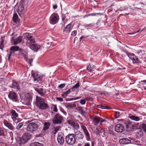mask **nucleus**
I'll use <instances>...</instances> for the list:
<instances>
[{
    "label": "nucleus",
    "instance_id": "obj_1",
    "mask_svg": "<svg viewBox=\"0 0 146 146\" xmlns=\"http://www.w3.org/2000/svg\"><path fill=\"white\" fill-rule=\"evenodd\" d=\"M35 104L39 108L41 109L45 110L48 108V105L45 102V100L38 96L36 97Z\"/></svg>",
    "mask_w": 146,
    "mask_h": 146
},
{
    "label": "nucleus",
    "instance_id": "obj_2",
    "mask_svg": "<svg viewBox=\"0 0 146 146\" xmlns=\"http://www.w3.org/2000/svg\"><path fill=\"white\" fill-rule=\"evenodd\" d=\"M31 137V135L30 134L25 133H24L21 138L17 140V146H21V145L25 144Z\"/></svg>",
    "mask_w": 146,
    "mask_h": 146
},
{
    "label": "nucleus",
    "instance_id": "obj_3",
    "mask_svg": "<svg viewBox=\"0 0 146 146\" xmlns=\"http://www.w3.org/2000/svg\"><path fill=\"white\" fill-rule=\"evenodd\" d=\"M38 126L36 124L34 123H31L29 124L26 129L29 132L34 133H36L38 131Z\"/></svg>",
    "mask_w": 146,
    "mask_h": 146
},
{
    "label": "nucleus",
    "instance_id": "obj_4",
    "mask_svg": "<svg viewBox=\"0 0 146 146\" xmlns=\"http://www.w3.org/2000/svg\"><path fill=\"white\" fill-rule=\"evenodd\" d=\"M66 143L70 145H73L76 142V139L74 134H70L66 137Z\"/></svg>",
    "mask_w": 146,
    "mask_h": 146
},
{
    "label": "nucleus",
    "instance_id": "obj_5",
    "mask_svg": "<svg viewBox=\"0 0 146 146\" xmlns=\"http://www.w3.org/2000/svg\"><path fill=\"white\" fill-rule=\"evenodd\" d=\"M35 40H32L31 42L29 43H26L27 46H29V48L32 50L37 52V51L42 47L36 44H35Z\"/></svg>",
    "mask_w": 146,
    "mask_h": 146
},
{
    "label": "nucleus",
    "instance_id": "obj_6",
    "mask_svg": "<svg viewBox=\"0 0 146 146\" xmlns=\"http://www.w3.org/2000/svg\"><path fill=\"white\" fill-rule=\"evenodd\" d=\"M91 118L92 119V122L95 125H98L100 122V123H102L106 121L105 119H103L101 117L96 116H93L91 117Z\"/></svg>",
    "mask_w": 146,
    "mask_h": 146
},
{
    "label": "nucleus",
    "instance_id": "obj_7",
    "mask_svg": "<svg viewBox=\"0 0 146 146\" xmlns=\"http://www.w3.org/2000/svg\"><path fill=\"white\" fill-rule=\"evenodd\" d=\"M59 19L58 15L56 13H53L50 17V22L51 24H54L58 21Z\"/></svg>",
    "mask_w": 146,
    "mask_h": 146
},
{
    "label": "nucleus",
    "instance_id": "obj_8",
    "mask_svg": "<svg viewBox=\"0 0 146 146\" xmlns=\"http://www.w3.org/2000/svg\"><path fill=\"white\" fill-rule=\"evenodd\" d=\"M63 118L60 114H56L54 116L52 120L53 123L54 124H60L62 121Z\"/></svg>",
    "mask_w": 146,
    "mask_h": 146
},
{
    "label": "nucleus",
    "instance_id": "obj_9",
    "mask_svg": "<svg viewBox=\"0 0 146 146\" xmlns=\"http://www.w3.org/2000/svg\"><path fill=\"white\" fill-rule=\"evenodd\" d=\"M128 57L131 60L133 63H139L140 61L138 58L133 53L128 54L126 52H124Z\"/></svg>",
    "mask_w": 146,
    "mask_h": 146
},
{
    "label": "nucleus",
    "instance_id": "obj_10",
    "mask_svg": "<svg viewBox=\"0 0 146 146\" xmlns=\"http://www.w3.org/2000/svg\"><path fill=\"white\" fill-rule=\"evenodd\" d=\"M81 127L85 135L86 140L88 141L90 140V135L86 127L83 125H81Z\"/></svg>",
    "mask_w": 146,
    "mask_h": 146
},
{
    "label": "nucleus",
    "instance_id": "obj_11",
    "mask_svg": "<svg viewBox=\"0 0 146 146\" xmlns=\"http://www.w3.org/2000/svg\"><path fill=\"white\" fill-rule=\"evenodd\" d=\"M33 77L34 80L36 83L38 82L39 81L41 80L44 76H41L40 74H38L37 73L35 72L32 75Z\"/></svg>",
    "mask_w": 146,
    "mask_h": 146
},
{
    "label": "nucleus",
    "instance_id": "obj_12",
    "mask_svg": "<svg viewBox=\"0 0 146 146\" xmlns=\"http://www.w3.org/2000/svg\"><path fill=\"white\" fill-rule=\"evenodd\" d=\"M8 97L13 101L16 102L18 101V97L15 92H10L8 95Z\"/></svg>",
    "mask_w": 146,
    "mask_h": 146
},
{
    "label": "nucleus",
    "instance_id": "obj_13",
    "mask_svg": "<svg viewBox=\"0 0 146 146\" xmlns=\"http://www.w3.org/2000/svg\"><path fill=\"white\" fill-rule=\"evenodd\" d=\"M63 134L62 133H59L58 135L57 140L58 143L60 145H63L64 142V139L63 137Z\"/></svg>",
    "mask_w": 146,
    "mask_h": 146
},
{
    "label": "nucleus",
    "instance_id": "obj_14",
    "mask_svg": "<svg viewBox=\"0 0 146 146\" xmlns=\"http://www.w3.org/2000/svg\"><path fill=\"white\" fill-rule=\"evenodd\" d=\"M24 36L25 38H26L27 40V41L26 43H29L31 42L32 40H35L33 38L32 35L31 34L28 33H25L24 34Z\"/></svg>",
    "mask_w": 146,
    "mask_h": 146
},
{
    "label": "nucleus",
    "instance_id": "obj_15",
    "mask_svg": "<svg viewBox=\"0 0 146 146\" xmlns=\"http://www.w3.org/2000/svg\"><path fill=\"white\" fill-rule=\"evenodd\" d=\"M3 123L9 129L13 131L14 130V127L11 123L9 122L7 120L4 119L3 120Z\"/></svg>",
    "mask_w": 146,
    "mask_h": 146
},
{
    "label": "nucleus",
    "instance_id": "obj_16",
    "mask_svg": "<svg viewBox=\"0 0 146 146\" xmlns=\"http://www.w3.org/2000/svg\"><path fill=\"white\" fill-rule=\"evenodd\" d=\"M115 129L116 131L121 132L124 130L123 126L121 124H118L115 127Z\"/></svg>",
    "mask_w": 146,
    "mask_h": 146
},
{
    "label": "nucleus",
    "instance_id": "obj_17",
    "mask_svg": "<svg viewBox=\"0 0 146 146\" xmlns=\"http://www.w3.org/2000/svg\"><path fill=\"white\" fill-rule=\"evenodd\" d=\"M68 124L72 126L74 129L78 130L79 128V124L77 123H75L72 120H68L67 121Z\"/></svg>",
    "mask_w": 146,
    "mask_h": 146
},
{
    "label": "nucleus",
    "instance_id": "obj_18",
    "mask_svg": "<svg viewBox=\"0 0 146 146\" xmlns=\"http://www.w3.org/2000/svg\"><path fill=\"white\" fill-rule=\"evenodd\" d=\"M11 114V118L13 121H14L17 119L18 115L16 112L14 110H11L10 111Z\"/></svg>",
    "mask_w": 146,
    "mask_h": 146
},
{
    "label": "nucleus",
    "instance_id": "obj_19",
    "mask_svg": "<svg viewBox=\"0 0 146 146\" xmlns=\"http://www.w3.org/2000/svg\"><path fill=\"white\" fill-rule=\"evenodd\" d=\"M19 50V47L18 46H13L11 47L10 50V54L8 56V58H10V57L12 53H13L15 51H18Z\"/></svg>",
    "mask_w": 146,
    "mask_h": 146
},
{
    "label": "nucleus",
    "instance_id": "obj_20",
    "mask_svg": "<svg viewBox=\"0 0 146 146\" xmlns=\"http://www.w3.org/2000/svg\"><path fill=\"white\" fill-rule=\"evenodd\" d=\"M71 27V25L70 24H68L64 30V32L67 33H69L70 31Z\"/></svg>",
    "mask_w": 146,
    "mask_h": 146
},
{
    "label": "nucleus",
    "instance_id": "obj_21",
    "mask_svg": "<svg viewBox=\"0 0 146 146\" xmlns=\"http://www.w3.org/2000/svg\"><path fill=\"white\" fill-rule=\"evenodd\" d=\"M12 87L14 88L19 90L20 89L19 83L15 81L13 82L12 84Z\"/></svg>",
    "mask_w": 146,
    "mask_h": 146
},
{
    "label": "nucleus",
    "instance_id": "obj_22",
    "mask_svg": "<svg viewBox=\"0 0 146 146\" xmlns=\"http://www.w3.org/2000/svg\"><path fill=\"white\" fill-rule=\"evenodd\" d=\"M35 90L36 91L38 94H39L41 96H43L45 95V93L44 92L43 89L42 88L38 89L36 88Z\"/></svg>",
    "mask_w": 146,
    "mask_h": 146
},
{
    "label": "nucleus",
    "instance_id": "obj_23",
    "mask_svg": "<svg viewBox=\"0 0 146 146\" xmlns=\"http://www.w3.org/2000/svg\"><path fill=\"white\" fill-rule=\"evenodd\" d=\"M13 20L14 23H17L19 21L18 17L16 13H15L13 15Z\"/></svg>",
    "mask_w": 146,
    "mask_h": 146
},
{
    "label": "nucleus",
    "instance_id": "obj_24",
    "mask_svg": "<svg viewBox=\"0 0 146 146\" xmlns=\"http://www.w3.org/2000/svg\"><path fill=\"white\" fill-rule=\"evenodd\" d=\"M129 141V140L127 138H123L120 139L119 142L122 144H127Z\"/></svg>",
    "mask_w": 146,
    "mask_h": 146
},
{
    "label": "nucleus",
    "instance_id": "obj_25",
    "mask_svg": "<svg viewBox=\"0 0 146 146\" xmlns=\"http://www.w3.org/2000/svg\"><path fill=\"white\" fill-rule=\"evenodd\" d=\"M60 130L61 127L60 126L55 127L52 129V133L54 134H55L57 132Z\"/></svg>",
    "mask_w": 146,
    "mask_h": 146
},
{
    "label": "nucleus",
    "instance_id": "obj_26",
    "mask_svg": "<svg viewBox=\"0 0 146 146\" xmlns=\"http://www.w3.org/2000/svg\"><path fill=\"white\" fill-rule=\"evenodd\" d=\"M65 106L67 108L70 109L75 107L76 106V105L74 104H72L68 103L66 104L65 105Z\"/></svg>",
    "mask_w": 146,
    "mask_h": 146
},
{
    "label": "nucleus",
    "instance_id": "obj_27",
    "mask_svg": "<svg viewBox=\"0 0 146 146\" xmlns=\"http://www.w3.org/2000/svg\"><path fill=\"white\" fill-rule=\"evenodd\" d=\"M129 118L131 119L136 121H138L140 120V119L139 117L134 115L130 116Z\"/></svg>",
    "mask_w": 146,
    "mask_h": 146
},
{
    "label": "nucleus",
    "instance_id": "obj_28",
    "mask_svg": "<svg viewBox=\"0 0 146 146\" xmlns=\"http://www.w3.org/2000/svg\"><path fill=\"white\" fill-rule=\"evenodd\" d=\"M50 126L49 123L48 122H45L44 124V127L43 128L44 131L48 129Z\"/></svg>",
    "mask_w": 146,
    "mask_h": 146
},
{
    "label": "nucleus",
    "instance_id": "obj_29",
    "mask_svg": "<svg viewBox=\"0 0 146 146\" xmlns=\"http://www.w3.org/2000/svg\"><path fill=\"white\" fill-rule=\"evenodd\" d=\"M75 137L78 140H80L83 139L84 137V135L83 133L81 132L79 134H78V135H76Z\"/></svg>",
    "mask_w": 146,
    "mask_h": 146
},
{
    "label": "nucleus",
    "instance_id": "obj_30",
    "mask_svg": "<svg viewBox=\"0 0 146 146\" xmlns=\"http://www.w3.org/2000/svg\"><path fill=\"white\" fill-rule=\"evenodd\" d=\"M22 40V37L21 36H19L16 39L14 42L15 44H17L21 42Z\"/></svg>",
    "mask_w": 146,
    "mask_h": 146
},
{
    "label": "nucleus",
    "instance_id": "obj_31",
    "mask_svg": "<svg viewBox=\"0 0 146 146\" xmlns=\"http://www.w3.org/2000/svg\"><path fill=\"white\" fill-rule=\"evenodd\" d=\"M21 56L24 57V58L27 61V52H25L24 50H22L21 51Z\"/></svg>",
    "mask_w": 146,
    "mask_h": 146
},
{
    "label": "nucleus",
    "instance_id": "obj_32",
    "mask_svg": "<svg viewBox=\"0 0 146 146\" xmlns=\"http://www.w3.org/2000/svg\"><path fill=\"white\" fill-rule=\"evenodd\" d=\"M30 146H43L42 143L38 142H35L30 144Z\"/></svg>",
    "mask_w": 146,
    "mask_h": 146
},
{
    "label": "nucleus",
    "instance_id": "obj_33",
    "mask_svg": "<svg viewBox=\"0 0 146 146\" xmlns=\"http://www.w3.org/2000/svg\"><path fill=\"white\" fill-rule=\"evenodd\" d=\"M17 125L16 127V129L18 130L20 129L23 126V123L22 122L19 123L18 121L16 123Z\"/></svg>",
    "mask_w": 146,
    "mask_h": 146
},
{
    "label": "nucleus",
    "instance_id": "obj_34",
    "mask_svg": "<svg viewBox=\"0 0 146 146\" xmlns=\"http://www.w3.org/2000/svg\"><path fill=\"white\" fill-rule=\"evenodd\" d=\"M95 67V66L93 64H90L87 67V68L88 70L91 71Z\"/></svg>",
    "mask_w": 146,
    "mask_h": 146
},
{
    "label": "nucleus",
    "instance_id": "obj_35",
    "mask_svg": "<svg viewBox=\"0 0 146 146\" xmlns=\"http://www.w3.org/2000/svg\"><path fill=\"white\" fill-rule=\"evenodd\" d=\"M4 40L2 38L1 39L0 44V48L2 50L4 47Z\"/></svg>",
    "mask_w": 146,
    "mask_h": 146
},
{
    "label": "nucleus",
    "instance_id": "obj_36",
    "mask_svg": "<svg viewBox=\"0 0 146 146\" xmlns=\"http://www.w3.org/2000/svg\"><path fill=\"white\" fill-rule=\"evenodd\" d=\"M17 12L20 16H22L24 14V12L22 10H17Z\"/></svg>",
    "mask_w": 146,
    "mask_h": 146
},
{
    "label": "nucleus",
    "instance_id": "obj_37",
    "mask_svg": "<svg viewBox=\"0 0 146 146\" xmlns=\"http://www.w3.org/2000/svg\"><path fill=\"white\" fill-rule=\"evenodd\" d=\"M26 96L28 98L29 102H30L32 100V96L29 93H27Z\"/></svg>",
    "mask_w": 146,
    "mask_h": 146
},
{
    "label": "nucleus",
    "instance_id": "obj_38",
    "mask_svg": "<svg viewBox=\"0 0 146 146\" xmlns=\"http://www.w3.org/2000/svg\"><path fill=\"white\" fill-rule=\"evenodd\" d=\"M52 107L53 110L54 111L57 112L58 111L57 108V106L56 105H52Z\"/></svg>",
    "mask_w": 146,
    "mask_h": 146
},
{
    "label": "nucleus",
    "instance_id": "obj_39",
    "mask_svg": "<svg viewBox=\"0 0 146 146\" xmlns=\"http://www.w3.org/2000/svg\"><path fill=\"white\" fill-rule=\"evenodd\" d=\"M141 127L143 130L146 133V125L145 124H143L141 125Z\"/></svg>",
    "mask_w": 146,
    "mask_h": 146
},
{
    "label": "nucleus",
    "instance_id": "obj_40",
    "mask_svg": "<svg viewBox=\"0 0 146 146\" xmlns=\"http://www.w3.org/2000/svg\"><path fill=\"white\" fill-rule=\"evenodd\" d=\"M97 107L98 108H100L102 109H107V107L106 106H103L101 105H97Z\"/></svg>",
    "mask_w": 146,
    "mask_h": 146
},
{
    "label": "nucleus",
    "instance_id": "obj_41",
    "mask_svg": "<svg viewBox=\"0 0 146 146\" xmlns=\"http://www.w3.org/2000/svg\"><path fill=\"white\" fill-rule=\"evenodd\" d=\"M94 15H96V14H95V13H91V14H89L88 15H84L83 16V18H85L86 17H88V16H94Z\"/></svg>",
    "mask_w": 146,
    "mask_h": 146
},
{
    "label": "nucleus",
    "instance_id": "obj_42",
    "mask_svg": "<svg viewBox=\"0 0 146 146\" xmlns=\"http://www.w3.org/2000/svg\"><path fill=\"white\" fill-rule=\"evenodd\" d=\"M71 92V89H69L66 91L64 92V94L66 96H67Z\"/></svg>",
    "mask_w": 146,
    "mask_h": 146
},
{
    "label": "nucleus",
    "instance_id": "obj_43",
    "mask_svg": "<svg viewBox=\"0 0 146 146\" xmlns=\"http://www.w3.org/2000/svg\"><path fill=\"white\" fill-rule=\"evenodd\" d=\"M81 132L80 131H75L74 132V137L76 136V135H78V134H79L80 133H81Z\"/></svg>",
    "mask_w": 146,
    "mask_h": 146
},
{
    "label": "nucleus",
    "instance_id": "obj_44",
    "mask_svg": "<svg viewBox=\"0 0 146 146\" xmlns=\"http://www.w3.org/2000/svg\"><path fill=\"white\" fill-rule=\"evenodd\" d=\"M4 134V130L2 128H0V135H3Z\"/></svg>",
    "mask_w": 146,
    "mask_h": 146
},
{
    "label": "nucleus",
    "instance_id": "obj_45",
    "mask_svg": "<svg viewBox=\"0 0 146 146\" xmlns=\"http://www.w3.org/2000/svg\"><path fill=\"white\" fill-rule=\"evenodd\" d=\"M65 86V84H61L58 86V88H63Z\"/></svg>",
    "mask_w": 146,
    "mask_h": 146
},
{
    "label": "nucleus",
    "instance_id": "obj_46",
    "mask_svg": "<svg viewBox=\"0 0 146 146\" xmlns=\"http://www.w3.org/2000/svg\"><path fill=\"white\" fill-rule=\"evenodd\" d=\"M77 34V32L76 31H74L72 32L71 35L73 36H75Z\"/></svg>",
    "mask_w": 146,
    "mask_h": 146
},
{
    "label": "nucleus",
    "instance_id": "obj_47",
    "mask_svg": "<svg viewBox=\"0 0 146 146\" xmlns=\"http://www.w3.org/2000/svg\"><path fill=\"white\" fill-rule=\"evenodd\" d=\"M80 86V84L79 83H77L76 84L74 87L76 88V89H77Z\"/></svg>",
    "mask_w": 146,
    "mask_h": 146
},
{
    "label": "nucleus",
    "instance_id": "obj_48",
    "mask_svg": "<svg viewBox=\"0 0 146 146\" xmlns=\"http://www.w3.org/2000/svg\"><path fill=\"white\" fill-rule=\"evenodd\" d=\"M0 146H6V144L4 143H3L1 139H0Z\"/></svg>",
    "mask_w": 146,
    "mask_h": 146
},
{
    "label": "nucleus",
    "instance_id": "obj_49",
    "mask_svg": "<svg viewBox=\"0 0 146 146\" xmlns=\"http://www.w3.org/2000/svg\"><path fill=\"white\" fill-rule=\"evenodd\" d=\"M119 113L116 112L114 115L115 118H117L119 116Z\"/></svg>",
    "mask_w": 146,
    "mask_h": 146
},
{
    "label": "nucleus",
    "instance_id": "obj_50",
    "mask_svg": "<svg viewBox=\"0 0 146 146\" xmlns=\"http://www.w3.org/2000/svg\"><path fill=\"white\" fill-rule=\"evenodd\" d=\"M80 98V97H76V98H71L69 99V100L70 101H72V100H76L79 99V98Z\"/></svg>",
    "mask_w": 146,
    "mask_h": 146
},
{
    "label": "nucleus",
    "instance_id": "obj_51",
    "mask_svg": "<svg viewBox=\"0 0 146 146\" xmlns=\"http://www.w3.org/2000/svg\"><path fill=\"white\" fill-rule=\"evenodd\" d=\"M60 110L65 115H66V113L64 111V109L62 108V107L60 108Z\"/></svg>",
    "mask_w": 146,
    "mask_h": 146
},
{
    "label": "nucleus",
    "instance_id": "obj_52",
    "mask_svg": "<svg viewBox=\"0 0 146 146\" xmlns=\"http://www.w3.org/2000/svg\"><path fill=\"white\" fill-rule=\"evenodd\" d=\"M80 103L84 105L86 103V101L84 100H81L80 101Z\"/></svg>",
    "mask_w": 146,
    "mask_h": 146
},
{
    "label": "nucleus",
    "instance_id": "obj_53",
    "mask_svg": "<svg viewBox=\"0 0 146 146\" xmlns=\"http://www.w3.org/2000/svg\"><path fill=\"white\" fill-rule=\"evenodd\" d=\"M24 9V7L21 4L19 5L18 9Z\"/></svg>",
    "mask_w": 146,
    "mask_h": 146
},
{
    "label": "nucleus",
    "instance_id": "obj_54",
    "mask_svg": "<svg viewBox=\"0 0 146 146\" xmlns=\"http://www.w3.org/2000/svg\"><path fill=\"white\" fill-rule=\"evenodd\" d=\"M56 99L57 101H59L60 102H62L63 100V99L60 98H57Z\"/></svg>",
    "mask_w": 146,
    "mask_h": 146
},
{
    "label": "nucleus",
    "instance_id": "obj_55",
    "mask_svg": "<svg viewBox=\"0 0 146 146\" xmlns=\"http://www.w3.org/2000/svg\"><path fill=\"white\" fill-rule=\"evenodd\" d=\"M139 31H140V30H139L138 31H137L136 32H132L131 33H127V34H128L129 35L134 34L136 33H138V32H139Z\"/></svg>",
    "mask_w": 146,
    "mask_h": 146
},
{
    "label": "nucleus",
    "instance_id": "obj_56",
    "mask_svg": "<svg viewBox=\"0 0 146 146\" xmlns=\"http://www.w3.org/2000/svg\"><path fill=\"white\" fill-rule=\"evenodd\" d=\"M57 7V5L56 4H55L53 5V8L54 9H56Z\"/></svg>",
    "mask_w": 146,
    "mask_h": 146
},
{
    "label": "nucleus",
    "instance_id": "obj_57",
    "mask_svg": "<svg viewBox=\"0 0 146 146\" xmlns=\"http://www.w3.org/2000/svg\"><path fill=\"white\" fill-rule=\"evenodd\" d=\"M83 146H90V145L89 143H86Z\"/></svg>",
    "mask_w": 146,
    "mask_h": 146
},
{
    "label": "nucleus",
    "instance_id": "obj_58",
    "mask_svg": "<svg viewBox=\"0 0 146 146\" xmlns=\"http://www.w3.org/2000/svg\"><path fill=\"white\" fill-rule=\"evenodd\" d=\"M72 91H74L76 89V88H75L74 86L72 88Z\"/></svg>",
    "mask_w": 146,
    "mask_h": 146
},
{
    "label": "nucleus",
    "instance_id": "obj_59",
    "mask_svg": "<svg viewBox=\"0 0 146 146\" xmlns=\"http://www.w3.org/2000/svg\"><path fill=\"white\" fill-rule=\"evenodd\" d=\"M77 117L78 118L80 119L81 121H83V119H82V118L80 116V115H78L77 116Z\"/></svg>",
    "mask_w": 146,
    "mask_h": 146
},
{
    "label": "nucleus",
    "instance_id": "obj_60",
    "mask_svg": "<svg viewBox=\"0 0 146 146\" xmlns=\"http://www.w3.org/2000/svg\"><path fill=\"white\" fill-rule=\"evenodd\" d=\"M93 26V24H89L86 25L87 27H88V26L92 27Z\"/></svg>",
    "mask_w": 146,
    "mask_h": 146
},
{
    "label": "nucleus",
    "instance_id": "obj_61",
    "mask_svg": "<svg viewBox=\"0 0 146 146\" xmlns=\"http://www.w3.org/2000/svg\"><path fill=\"white\" fill-rule=\"evenodd\" d=\"M103 94H104V95H105L106 96V95L108 94L107 93H106V92H104V93H101V95H102Z\"/></svg>",
    "mask_w": 146,
    "mask_h": 146
},
{
    "label": "nucleus",
    "instance_id": "obj_62",
    "mask_svg": "<svg viewBox=\"0 0 146 146\" xmlns=\"http://www.w3.org/2000/svg\"><path fill=\"white\" fill-rule=\"evenodd\" d=\"M94 142H92L91 146H94Z\"/></svg>",
    "mask_w": 146,
    "mask_h": 146
},
{
    "label": "nucleus",
    "instance_id": "obj_63",
    "mask_svg": "<svg viewBox=\"0 0 146 146\" xmlns=\"http://www.w3.org/2000/svg\"><path fill=\"white\" fill-rule=\"evenodd\" d=\"M32 61H33V60L32 59H31V60H30V61H29L30 63V64H31V62H32Z\"/></svg>",
    "mask_w": 146,
    "mask_h": 146
},
{
    "label": "nucleus",
    "instance_id": "obj_64",
    "mask_svg": "<svg viewBox=\"0 0 146 146\" xmlns=\"http://www.w3.org/2000/svg\"><path fill=\"white\" fill-rule=\"evenodd\" d=\"M146 80H143V81H141V82H145V83H146Z\"/></svg>",
    "mask_w": 146,
    "mask_h": 146
}]
</instances>
